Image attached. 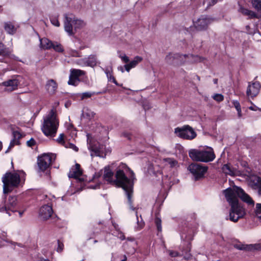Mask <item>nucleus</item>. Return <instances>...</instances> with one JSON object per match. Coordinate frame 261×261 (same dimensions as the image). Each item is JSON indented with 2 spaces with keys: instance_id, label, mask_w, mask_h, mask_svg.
Segmentation results:
<instances>
[{
  "instance_id": "1",
  "label": "nucleus",
  "mask_w": 261,
  "mask_h": 261,
  "mask_svg": "<svg viewBox=\"0 0 261 261\" xmlns=\"http://www.w3.org/2000/svg\"><path fill=\"white\" fill-rule=\"evenodd\" d=\"M103 178L111 185L121 187L125 192L128 202L132 203L135 174L126 164L121 163L116 168L115 175L110 167H105Z\"/></svg>"
},
{
  "instance_id": "2",
  "label": "nucleus",
  "mask_w": 261,
  "mask_h": 261,
  "mask_svg": "<svg viewBox=\"0 0 261 261\" xmlns=\"http://www.w3.org/2000/svg\"><path fill=\"white\" fill-rule=\"evenodd\" d=\"M227 201L230 206L229 220L237 222L246 215L245 208L239 202L238 197L248 204H254L252 198L240 187L234 186L223 191Z\"/></svg>"
},
{
  "instance_id": "3",
  "label": "nucleus",
  "mask_w": 261,
  "mask_h": 261,
  "mask_svg": "<svg viewBox=\"0 0 261 261\" xmlns=\"http://www.w3.org/2000/svg\"><path fill=\"white\" fill-rule=\"evenodd\" d=\"M59 125V120L57 117L56 110L51 109L48 115L44 118L41 129L43 134L48 137L56 136Z\"/></svg>"
},
{
  "instance_id": "4",
  "label": "nucleus",
  "mask_w": 261,
  "mask_h": 261,
  "mask_svg": "<svg viewBox=\"0 0 261 261\" xmlns=\"http://www.w3.org/2000/svg\"><path fill=\"white\" fill-rule=\"evenodd\" d=\"M25 174L23 171L18 172H7L2 177L3 182V191L8 193L12 191L14 188L18 187Z\"/></svg>"
},
{
  "instance_id": "5",
  "label": "nucleus",
  "mask_w": 261,
  "mask_h": 261,
  "mask_svg": "<svg viewBox=\"0 0 261 261\" xmlns=\"http://www.w3.org/2000/svg\"><path fill=\"white\" fill-rule=\"evenodd\" d=\"M189 155L193 161L204 163L213 161L215 158L214 150L211 147L203 149H191L189 151Z\"/></svg>"
},
{
  "instance_id": "6",
  "label": "nucleus",
  "mask_w": 261,
  "mask_h": 261,
  "mask_svg": "<svg viewBox=\"0 0 261 261\" xmlns=\"http://www.w3.org/2000/svg\"><path fill=\"white\" fill-rule=\"evenodd\" d=\"M64 29L69 35H73L74 32L73 30V25L74 30L83 28L86 24L83 20L78 19L72 15L65 14Z\"/></svg>"
},
{
  "instance_id": "7",
  "label": "nucleus",
  "mask_w": 261,
  "mask_h": 261,
  "mask_svg": "<svg viewBox=\"0 0 261 261\" xmlns=\"http://www.w3.org/2000/svg\"><path fill=\"white\" fill-rule=\"evenodd\" d=\"M188 169L193 175L195 180H199L204 177L208 167L199 164L192 163L188 166Z\"/></svg>"
},
{
  "instance_id": "8",
  "label": "nucleus",
  "mask_w": 261,
  "mask_h": 261,
  "mask_svg": "<svg viewBox=\"0 0 261 261\" xmlns=\"http://www.w3.org/2000/svg\"><path fill=\"white\" fill-rule=\"evenodd\" d=\"M16 204V198L15 197H9L8 201L4 198L0 203V212L6 213L9 216H11V212L13 213L16 211L15 208Z\"/></svg>"
},
{
  "instance_id": "9",
  "label": "nucleus",
  "mask_w": 261,
  "mask_h": 261,
  "mask_svg": "<svg viewBox=\"0 0 261 261\" xmlns=\"http://www.w3.org/2000/svg\"><path fill=\"white\" fill-rule=\"evenodd\" d=\"M174 133L178 137L187 140H192L196 137V132L189 125L177 127L175 128Z\"/></svg>"
},
{
  "instance_id": "10",
  "label": "nucleus",
  "mask_w": 261,
  "mask_h": 261,
  "mask_svg": "<svg viewBox=\"0 0 261 261\" xmlns=\"http://www.w3.org/2000/svg\"><path fill=\"white\" fill-rule=\"evenodd\" d=\"M53 155V154L47 153L38 158L37 164L40 171H45L50 167Z\"/></svg>"
},
{
  "instance_id": "11",
  "label": "nucleus",
  "mask_w": 261,
  "mask_h": 261,
  "mask_svg": "<svg viewBox=\"0 0 261 261\" xmlns=\"http://www.w3.org/2000/svg\"><path fill=\"white\" fill-rule=\"evenodd\" d=\"M213 21V19L207 16L202 15L194 23L195 28L198 31L206 29L208 25Z\"/></svg>"
},
{
  "instance_id": "12",
  "label": "nucleus",
  "mask_w": 261,
  "mask_h": 261,
  "mask_svg": "<svg viewBox=\"0 0 261 261\" xmlns=\"http://www.w3.org/2000/svg\"><path fill=\"white\" fill-rule=\"evenodd\" d=\"M261 86L258 82H255L251 84H249L247 89V95L251 97L256 96L259 93Z\"/></svg>"
},
{
  "instance_id": "13",
  "label": "nucleus",
  "mask_w": 261,
  "mask_h": 261,
  "mask_svg": "<svg viewBox=\"0 0 261 261\" xmlns=\"http://www.w3.org/2000/svg\"><path fill=\"white\" fill-rule=\"evenodd\" d=\"M53 213L52 207L49 205H44L40 209L39 216L43 220H47Z\"/></svg>"
},
{
  "instance_id": "14",
  "label": "nucleus",
  "mask_w": 261,
  "mask_h": 261,
  "mask_svg": "<svg viewBox=\"0 0 261 261\" xmlns=\"http://www.w3.org/2000/svg\"><path fill=\"white\" fill-rule=\"evenodd\" d=\"M249 184L254 189L257 190L258 194L261 196V178L257 176L251 177Z\"/></svg>"
},
{
  "instance_id": "15",
  "label": "nucleus",
  "mask_w": 261,
  "mask_h": 261,
  "mask_svg": "<svg viewBox=\"0 0 261 261\" xmlns=\"http://www.w3.org/2000/svg\"><path fill=\"white\" fill-rule=\"evenodd\" d=\"M234 247L240 250L253 251L255 250H261L260 244H237L234 245Z\"/></svg>"
},
{
  "instance_id": "16",
  "label": "nucleus",
  "mask_w": 261,
  "mask_h": 261,
  "mask_svg": "<svg viewBox=\"0 0 261 261\" xmlns=\"http://www.w3.org/2000/svg\"><path fill=\"white\" fill-rule=\"evenodd\" d=\"M57 88L58 84L55 80L50 79L46 82L45 89L50 95L55 94L57 91Z\"/></svg>"
},
{
  "instance_id": "17",
  "label": "nucleus",
  "mask_w": 261,
  "mask_h": 261,
  "mask_svg": "<svg viewBox=\"0 0 261 261\" xmlns=\"http://www.w3.org/2000/svg\"><path fill=\"white\" fill-rule=\"evenodd\" d=\"M82 174V171L80 168V165L76 164L74 167H72L68 173L69 178H76L79 177Z\"/></svg>"
},
{
  "instance_id": "18",
  "label": "nucleus",
  "mask_w": 261,
  "mask_h": 261,
  "mask_svg": "<svg viewBox=\"0 0 261 261\" xmlns=\"http://www.w3.org/2000/svg\"><path fill=\"white\" fill-rule=\"evenodd\" d=\"M3 84L8 88L7 90L12 91L17 89L19 82L16 79H13L4 82Z\"/></svg>"
},
{
  "instance_id": "19",
  "label": "nucleus",
  "mask_w": 261,
  "mask_h": 261,
  "mask_svg": "<svg viewBox=\"0 0 261 261\" xmlns=\"http://www.w3.org/2000/svg\"><path fill=\"white\" fill-rule=\"evenodd\" d=\"M84 62L85 65L94 67L96 65V58L94 55H90L88 58L80 60Z\"/></svg>"
},
{
  "instance_id": "20",
  "label": "nucleus",
  "mask_w": 261,
  "mask_h": 261,
  "mask_svg": "<svg viewBox=\"0 0 261 261\" xmlns=\"http://www.w3.org/2000/svg\"><path fill=\"white\" fill-rule=\"evenodd\" d=\"M53 42L47 38H43L40 39V47L44 49H48L51 48Z\"/></svg>"
},
{
  "instance_id": "21",
  "label": "nucleus",
  "mask_w": 261,
  "mask_h": 261,
  "mask_svg": "<svg viewBox=\"0 0 261 261\" xmlns=\"http://www.w3.org/2000/svg\"><path fill=\"white\" fill-rule=\"evenodd\" d=\"M178 53H169L165 57L166 62L170 64H173L174 61H178Z\"/></svg>"
},
{
  "instance_id": "22",
  "label": "nucleus",
  "mask_w": 261,
  "mask_h": 261,
  "mask_svg": "<svg viewBox=\"0 0 261 261\" xmlns=\"http://www.w3.org/2000/svg\"><path fill=\"white\" fill-rule=\"evenodd\" d=\"M222 170L226 174L233 176L236 174V170L228 164H225L222 167Z\"/></svg>"
},
{
  "instance_id": "23",
  "label": "nucleus",
  "mask_w": 261,
  "mask_h": 261,
  "mask_svg": "<svg viewBox=\"0 0 261 261\" xmlns=\"http://www.w3.org/2000/svg\"><path fill=\"white\" fill-rule=\"evenodd\" d=\"M11 49L7 47L3 43H0V56L7 57L11 53Z\"/></svg>"
},
{
  "instance_id": "24",
  "label": "nucleus",
  "mask_w": 261,
  "mask_h": 261,
  "mask_svg": "<svg viewBox=\"0 0 261 261\" xmlns=\"http://www.w3.org/2000/svg\"><path fill=\"white\" fill-rule=\"evenodd\" d=\"M163 161L166 165L169 166L171 168L175 167L178 165L177 161L172 158L164 159Z\"/></svg>"
},
{
  "instance_id": "25",
  "label": "nucleus",
  "mask_w": 261,
  "mask_h": 261,
  "mask_svg": "<svg viewBox=\"0 0 261 261\" xmlns=\"http://www.w3.org/2000/svg\"><path fill=\"white\" fill-rule=\"evenodd\" d=\"M5 29L6 31L10 34H13L16 32V29L10 22H6L5 23Z\"/></svg>"
},
{
  "instance_id": "26",
  "label": "nucleus",
  "mask_w": 261,
  "mask_h": 261,
  "mask_svg": "<svg viewBox=\"0 0 261 261\" xmlns=\"http://www.w3.org/2000/svg\"><path fill=\"white\" fill-rule=\"evenodd\" d=\"M85 72L80 69H71L70 70V74L73 77L79 79V77L84 75Z\"/></svg>"
},
{
  "instance_id": "27",
  "label": "nucleus",
  "mask_w": 261,
  "mask_h": 261,
  "mask_svg": "<svg viewBox=\"0 0 261 261\" xmlns=\"http://www.w3.org/2000/svg\"><path fill=\"white\" fill-rule=\"evenodd\" d=\"M190 54H181L178 53V62L180 64H184L187 61H189Z\"/></svg>"
},
{
  "instance_id": "28",
  "label": "nucleus",
  "mask_w": 261,
  "mask_h": 261,
  "mask_svg": "<svg viewBox=\"0 0 261 261\" xmlns=\"http://www.w3.org/2000/svg\"><path fill=\"white\" fill-rule=\"evenodd\" d=\"M203 58L198 55L190 54L189 62L191 63L200 62L203 61Z\"/></svg>"
},
{
  "instance_id": "29",
  "label": "nucleus",
  "mask_w": 261,
  "mask_h": 261,
  "mask_svg": "<svg viewBox=\"0 0 261 261\" xmlns=\"http://www.w3.org/2000/svg\"><path fill=\"white\" fill-rule=\"evenodd\" d=\"M143 60V58L140 56H136L134 60L130 62L128 64L132 68L135 67L140 62Z\"/></svg>"
},
{
  "instance_id": "30",
  "label": "nucleus",
  "mask_w": 261,
  "mask_h": 261,
  "mask_svg": "<svg viewBox=\"0 0 261 261\" xmlns=\"http://www.w3.org/2000/svg\"><path fill=\"white\" fill-rule=\"evenodd\" d=\"M95 113L90 110L87 109L86 111L83 113L84 117L86 118L88 120H90L94 117Z\"/></svg>"
},
{
  "instance_id": "31",
  "label": "nucleus",
  "mask_w": 261,
  "mask_h": 261,
  "mask_svg": "<svg viewBox=\"0 0 261 261\" xmlns=\"http://www.w3.org/2000/svg\"><path fill=\"white\" fill-rule=\"evenodd\" d=\"M245 16H248V19H252L254 18H257L261 19V15H258L254 12L251 11V10H249L247 12V14H246Z\"/></svg>"
},
{
  "instance_id": "32",
  "label": "nucleus",
  "mask_w": 261,
  "mask_h": 261,
  "mask_svg": "<svg viewBox=\"0 0 261 261\" xmlns=\"http://www.w3.org/2000/svg\"><path fill=\"white\" fill-rule=\"evenodd\" d=\"M252 4L256 10H261V0H252Z\"/></svg>"
},
{
  "instance_id": "33",
  "label": "nucleus",
  "mask_w": 261,
  "mask_h": 261,
  "mask_svg": "<svg viewBox=\"0 0 261 261\" xmlns=\"http://www.w3.org/2000/svg\"><path fill=\"white\" fill-rule=\"evenodd\" d=\"M65 135L64 134H61L59 137L56 139V141L60 144L65 146V144L67 141L64 140Z\"/></svg>"
},
{
  "instance_id": "34",
  "label": "nucleus",
  "mask_w": 261,
  "mask_h": 261,
  "mask_svg": "<svg viewBox=\"0 0 261 261\" xmlns=\"http://www.w3.org/2000/svg\"><path fill=\"white\" fill-rule=\"evenodd\" d=\"M53 48L55 50L58 52H62L63 51V48L62 45L57 42L53 43V45L51 47Z\"/></svg>"
},
{
  "instance_id": "35",
  "label": "nucleus",
  "mask_w": 261,
  "mask_h": 261,
  "mask_svg": "<svg viewBox=\"0 0 261 261\" xmlns=\"http://www.w3.org/2000/svg\"><path fill=\"white\" fill-rule=\"evenodd\" d=\"M79 81H80L79 79H77L73 77L71 75H70L69 79L68 82V84L69 85L76 86V85H77V84Z\"/></svg>"
},
{
  "instance_id": "36",
  "label": "nucleus",
  "mask_w": 261,
  "mask_h": 261,
  "mask_svg": "<svg viewBox=\"0 0 261 261\" xmlns=\"http://www.w3.org/2000/svg\"><path fill=\"white\" fill-rule=\"evenodd\" d=\"M255 214L257 217L261 220V204H256Z\"/></svg>"
},
{
  "instance_id": "37",
  "label": "nucleus",
  "mask_w": 261,
  "mask_h": 261,
  "mask_svg": "<svg viewBox=\"0 0 261 261\" xmlns=\"http://www.w3.org/2000/svg\"><path fill=\"white\" fill-rule=\"evenodd\" d=\"M212 97L217 102H221L224 99V96L221 94H215L212 96Z\"/></svg>"
},
{
  "instance_id": "38",
  "label": "nucleus",
  "mask_w": 261,
  "mask_h": 261,
  "mask_svg": "<svg viewBox=\"0 0 261 261\" xmlns=\"http://www.w3.org/2000/svg\"><path fill=\"white\" fill-rule=\"evenodd\" d=\"M161 222H162L161 219L160 218H159L158 217L156 216L155 219V223L156 224L158 230L159 231H162Z\"/></svg>"
},
{
  "instance_id": "39",
  "label": "nucleus",
  "mask_w": 261,
  "mask_h": 261,
  "mask_svg": "<svg viewBox=\"0 0 261 261\" xmlns=\"http://www.w3.org/2000/svg\"><path fill=\"white\" fill-rule=\"evenodd\" d=\"M64 147L66 148H71L74 150L75 151H77L79 150L78 148L75 145L69 142L68 141H67V142L66 143Z\"/></svg>"
},
{
  "instance_id": "40",
  "label": "nucleus",
  "mask_w": 261,
  "mask_h": 261,
  "mask_svg": "<svg viewBox=\"0 0 261 261\" xmlns=\"http://www.w3.org/2000/svg\"><path fill=\"white\" fill-rule=\"evenodd\" d=\"M19 141L17 140L16 139H13L9 146L8 150L6 151V152H8L9 151V150L11 149L15 145L18 144Z\"/></svg>"
},
{
  "instance_id": "41",
  "label": "nucleus",
  "mask_w": 261,
  "mask_h": 261,
  "mask_svg": "<svg viewBox=\"0 0 261 261\" xmlns=\"http://www.w3.org/2000/svg\"><path fill=\"white\" fill-rule=\"evenodd\" d=\"M64 248V244L61 242L59 240L58 241V247L57 248V251L61 252L63 251Z\"/></svg>"
},
{
  "instance_id": "42",
  "label": "nucleus",
  "mask_w": 261,
  "mask_h": 261,
  "mask_svg": "<svg viewBox=\"0 0 261 261\" xmlns=\"http://www.w3.org/2000/svg\"><path fill=\"white\" fill-rule=\"evenodd\" d=\"M119 57L121 60L125 63H128L129 61V58L126 56L125 54L120 55Z\"/></svg>"
},
{
  "instance_id": "43",
  "label": "nucleus",
  "mask_w": 261,
  "mask_h": 261,
  "mask_svg": "<svg viewBox=\"0 0 261 261\" xmlns=\"http://www.w3.org/2000/svg\"><path fill=\"white\" fill-rule=\"evenodd\" d=\"M107 78H108L109 81L113 82V83H114L115 85H116L117 86H120L117 82L116 80H115V79L114 77V76L113 75V74H111V75H109V76H107Z\"/></svg>"
},
{
  "instance_id": "44",
  "label": "nucleus",
  "mask_w": 261,
  "mask_h": 261,
  "mask_svg": "<svg viewBox=\"0 0 261 261\" xmlns=\"http://www.w3.org/2000/svg\"><path fill=\"white\" fill-rule=\"evenodd\" d=\"M13 139L18 140L21 137L20 133L18 131H14L13 132Z\"/></svg>"
},
{
  "instance_id": "45",
  "label": "nucleus",
  "mask_w": 261,
  "mask_h": 261,
  "mask_svg": "<svg viewBox=\"0 0 261 261\" xmlns=\"http://www.w3.org/2000/svg\"><path fill=\"white\" fill-rule=\"evenodd\" d=\"M51 23L56 27H59L60 26V22L58 19L56 18H51L50 19Z\"/></svg>"
},
{
  "instance_id": "46",
  "label": "nucleus",
  "mask_w": 261,
  "mask_h": 261,
  "mask_svg": "<svg viewBox=\"0 0 261 261\" xmlns=\"http://www.w3.org/2000/svg\"><path fill=\"white\" fill-rule=\"evenodd\" d=\"M249 10L246 9L242 6H241L239 9V12L241 13L243 15H246L247 14V12Z\"/></svg>"
},
{
  "instance_id": "47",
  "label": "nucleus",
  "mask_w": 261,
  "mask_h": 261,
  "mask_svg": "<svg viewBox=\"0 0 261 261\" xmlns=\"http://www.w3.org/2000/svg\"><path fill=\"white\" fill-rule=\"evenodd\" d=\"M94 94V93H91L90 92L83 93L82 95V99H83L86 98H89Z\"/></svg>"
},
{
  "instance_id": "48",
  "label": "nucleus",
  "mask_w": 261,
  "mask_h": 261,
  "mask_svg": "<svg viewBox=\"0 0 261 261\" xmlns=\"http://www.w3.org/2000/svg\"><path fill=\"white\" fill-rule=\"evenodd\" d=\"M27 143L28 146L33 147L35 145L36 141L34 139L31 138L30 140L27 141Z\"/></svg>"
},
{
  "instance_id": "49",
  "label": "nucleus",
  "mask_w": 261,
  "mask_h": 261,
  "mask_svg": "<svg viewBox=\"0 0 261 261\" xmlns=\"http://www.w3.org/2000/svg\"><path fill=\"white\" fill-rule=\"evenodd\" d=\"M169 254L171 257H174L176 256H178L179 255V253L177 251H173V250H169Z\"/></svg>"
},
{
  "instance_id": "50",
  "label": "nucleus",
  "mask_w": 261,
  "mask_h": 261,
  "mask_svg": "<svg viewBox=\"0 0 261 261\" xmlns=\"http://www.w3.org/2000/svg\"><path fill=\"white\" fill-rule=\"evenodd\" d=\"M234 107L236 108L237 111L241 110V106L240 103L238 101H234L233 102Z\"/></svg>"
},
{
  "instance_id": "51",
  "label": "nucleus",
  "mask_w": 261,
  "mask_h": 261,
  "mask_svg": "<svg viewBox=\"0 0 261 261\" xmlns=\"http://www.w3.org/2000/svg\"><path fill=\"white\" fill-rule=\"evenodd\" d=\"M70 55L72 57H80V54L75 50L71 51Z\"/></svg>"
},
{
  "instance_id": "52",
  "label": "nucleus",
  "mask_w": 261,
  "mask_h": 261,
  "mask_svg": "<svg viewBox=\"0 0 261 261\" xmlns=\"http://www.w3.org/2000/svg\"><path fill=\"white\" fill-rule=\"evenodd\" d=\"M123 136L124 137L127 138L128 139L130 140L131 139L130 138V135L129 133L127 132H123L122 134Z\"/></svg>"
},
{
  "instance_id": "53",
  "label": "nucleus",
  "mask_w": 261,
  "mask_h": 261,
  "mask_svg": "<svg viewBox=\"0 0 261 261\" xmlns=\"http://www.w3.org/2000/svg\"><path fill=\"white\" fill-rule=\"evenodd\" d=\"M124 68L127 72H129L130 69L133 68L129 64H125Z\"/></svg>"
},
{
  "instance_id": "54",
  "label": "nucleus",
  "mask_w": 261,
  "mask_h": 261,
  "mask_svg": "<svg viewBox=\"0 0 261 261\" xmlns=\"http://www.w3.org/2000/svg\"><path fill=\"white\" fill-rule=\"evenodd\" d=\"M105 73L107 75V76H109V75L112 74V71L109 69H106L105 70Z\"/></svg>"
},
{
  "instance_id": "55",
  "label": "nucleus",
  "mask_w": 261,
  "mask_h": 261,
  "mask_svg": "<svg viewBox=\"0 0 261 261\" xmlns=\"http://www.w3.org/2000/svg\"><path fill=\"white\" fill-rule=\"evenodd\" d=\"M82 59H81V60ZM77 63L79 64V65H85L84 64V62H82V61H80V60H78V61L77 62Z\"/></svg>"
},
{
  "instance_id": "56",
  "label": "nucleus",
  "mask_w": 261,
  "mask_h": 261,
  "mask_svg": "<svg viewBox=\"0 0 261 261\" xmlns=\"http://www.w3.org/2000/svg\"><path fill=\"white\" fill-rule=\"evenodd\" d=\"M100 176V174L99 173H95V175H94L93 178H98Z\"/></svg>"
},
{
  "instance_id": "57",
  "label": "nucleus",
  "mask_w": 261,
  "mask_h": 261,
  "mask_svg": "<svg viewBox=\"0 0 261 261\" xmlns=\"http://www.w3.org/2000/svg\"><path fill=\"white\" fill-rule=\"evenodd\" d=\"M237 112H238V114L239 117H241L242 116L241 110H238V111H237Z\"/></svg>"
},
{
  "instance_id": "58",
  "label": "nucleus",
  "mask_w": 261,
  "mask_h": 261,
  "mask_svg": "<svg viewBox=\"0 0 261 261\" xmlns=\"http://www.w3.org/2000/svg\"><path fill=\"white\" fill-rule=\"evenodd\" d=\"M127 260V257L126 255H124L123 256V258L121 260V261H126Z\"/></svg>"
},
{
  "instance_id": "59",
  "label": "nucleus",
  "mask_w": 261,
  "mask_h": 261,
  "mask_svg": "<svg viewBox=\"0 0 261 261\" xmlns=\"http://www.w3.org/2000/svg\"><path fill=\"white\" fill-rule=\"evenodd\" d=\"M23 213H24V211H19V216H20V217H22V215H23Z\"/></svg>"
},
{
  "instance_id": "60",
  "label": "nucleus",
  "mask_w": 261,
  "mask_h": 261,
  "mask_svg": "<svg viewBox=\"0 0 261 261\" xmlns=\"http://www.w3.org/2000/svg\"><path fill=\"white\" fill-rule=\"evenodd\" d=\"M120 238L121 239V240H124L125 239V237L123 234H121Z\"/></svg>"
},
{
  "instance_id": "61",
  "label": "nucleus",
  "mask_w": 261,
  "mask_h": 261,
  "mask_svg": "<svg viewBox=\"0 0 261 261\" xmlns=\"http://www.w3.org/2000/svg\"><path fill=\"white\" fill-rule=\"evenodd\" d=\"M213 82H214V83L215 84H217V83H218V79H214L213 80Z\"/></svg>"
},
{
  "instance_id": "62",
  "label": "nucleus",
  "mask_w": 261,
  "mask_h": 261,
  "mask_svg": "<svg viewBox=\"0 0 261 261\" xmlns=\"http://www.w3.org/2000/svg\"><path fill=\"white\" fill-rule=\"evenodd\" d=\"M118 69L121 70L122 72H124V70H123V67L120 66V67H118Z\"/></svg>"
},
{
  "instance_id": "63",
  "label": "nucleus",
  "mask_w": 261,
  "mask_h": 261,
  "mask_svg": "<svg viewBox=\"0 0 261 261\" xmlns=\"http://www.w3.org/2000/svg\"><path fill=\"white\" fill-rule=\"evenodd\" d=\"M249 109L251 110H253V111H255L256 110L253 107H249Z\"/></svg>"
},
{
  "instance_id": "64",
  "label": "nucleus",
  "mask_w": 261,
  "mask_h": 261,
  "mask_svg": "<svg viewBox=\"0 0 261 261\" xmlns=\"http://www.w3.org/2000/svg\"><path fill=\"white\" fill-rule=\"evenodd\" d=\"M2 148V143L0 141V150H1Z\"/></svg>"
}]
</instances>
